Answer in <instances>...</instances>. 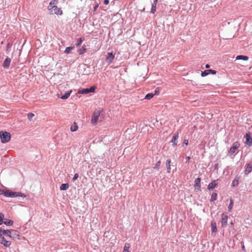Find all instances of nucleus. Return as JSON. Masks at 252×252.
<instances>
[{
	"label": "nucleus",
	"instance_id": "nucleus-13",
	"mask_svg": "<svg viewBox=\"0 0 252 252\" xmlns=\"http://www.w3.org/2000/svg\"><path fill=\"white\" fill-rule=\"evenodd\" d=\"M216 72L217 71L215 70L207 69L202 71L201 75L202 77H205L209 74H216Z\"/></svg>",
	"mask_w": 252,
	"mask_h": 252
},
{
	"label": "nucleus",
	"instance_id": "nucleus-33",
	"mask_svg": "<svg viewBox=\"0 0 252 252\" xmlns=\"http://www.w3.org/2000/svg\"><path fill=\"white\" fill-rule=\"evenodd\" d=\"M154 95V94L149 93L146 95L145 96V99H151Z\"/></svg>",
	"mask_w": 252,
	"mask_h": 252
},
{
	"label": "nucleus",
	"instance_id": "nucleus-41",
	"mask_svg": "<svg viewBox=\"0 0 252 252\" xmlns=\"http://www.w3.org/2000/svg\"><path fill=\"white\" fill-rule=\"evenodd\" d=\"M188 144H189V140H188V139H185L184 140V143H183V146H184V145L188 146Z\"/></svg>",
	"mask_w": 252,
	"mask_h": 252
},
{
	"label": "nucleus",
	"instance_id": "nucleus-25",
	"mask_svg": "<svg viewBox=\"0 0 252 252\" xmlns=\"http://www.w3.org/2000/svg\"><path fill=\"white\" fill-rule=\"evenodd\" d=\"M157 3L153 2L152 4V7L151 9V13L154 14L156 11Z\"/></svg>",
	"mask_w": 252,
	"mask_h": 252
},
{
	"label": "nucleus",
	"instance_id": "nucleus-54",
	"mask_svg": "<svg viewBox=\"0 0 252 252\" xmlns=\"http://www.w3.org/2000/svg\"><path fill=\"white\" fill-rule=\"evenodd\" d=\"M230 224H231V225H233V223L232 221H231V222H230Z\"/></svg>",
	"mask_w": 252,
	"mask_h": 252
},
{
	"label": "nucleus",
	"instance_id": "nucleus-7",
	"mask_svg": "<svg viewBox=\"0 0 252 252\" xmlns=\"http://www.w3.org/2000/svg\"><path fill=\"white\" fill-rule=\"evenodd\" d=\"M201 178H197L194 181V188L195 191H201Z\"/></svg>",
	"mask_w": 252,
	"mask_h": 252
},
{
	"label": "nucleus",
	"instance_id": "nucleus-12",
	"mask_svg": "<svg viewBox=\"0 0 252 252\" xmlns=\"http://www.w3.org/2000/svg\"><path fill=\"white\" fill-rule=\"evenodd\" d=\"M246 137V144L247 145L251 146L252 145V137L251 136L250 132H248L246 133L245 135Z\"/></svg>",
	"mask_w": 252,
	"mask_h": 252
},
{
	"label": "nucleus",
	"instance_id": "nucleus-26",
	"mask_svg": "<svg viewBox=\"0 0 252 252\" xmlns=\"http://www.w3.org/2000/svg\"><path fill=\"white\" fill-rule=\"evenodd\" d=\"M233 200L232 199H230V203L228 207V211L231 212L233 208Z\"/></svg>",
	"mask_w": 252,
	"mask_h": 252
},
{
	"label": "nucleus",
	"instance_id": "nucleus-16",
	"mask_svg": "<svg viewBox=\"0 0 252 252\" xmlns=\"http://www.w3.org/2000/svg\"><path fill=\"white\" fill-rule=\"evenodd\" d=\"M18 196H20V197H22L24 198V197H26V195L25 194H24L21 192H13L11 197L14 198V197H16Z\"/></svg>",
	"mask_w": 252,
	"mask_h": 252
},
{
	"label": "nucleus",
	"instance_id": "nucleus-37",
	"mask_svg": "<svg viewBox=\"0 0 252 252\" xmlns=\"http://www.w3.org/2000/svg\"><path fill=\"white\" fill-rule=\"evenodd\" d=\"M34 116V114L32 113H30L28 114V118L30 121H31Z\"/></svg>",
	"mask_w": 252,
	"mask_h": 252
},
{
	"label": "nucleus",
	"instance_id": "nucleus-4",
	"mask_svg": "<svg viewBox=\"0 0 252 252\" xmlns=\"http://www.w3.org/2000/svg\"><path fill=\"white\" fill-rule=\"evenodd\" d=\"M240 147V144L238 142H235L233 143L232 146L230 148L228 151V154L230 156L232 155L236 151V150Z\"/></svg>",
	"mask_w": 252,
	"mask_h": 252
},
{
	"label": "nucleus",
	"instance_id": "nucleus-15",
	"mask_svg": "<svg viewBox=\"0 0 252 252\" xmlns=\"http://www.w3.org/2000/svg\"><path fill=\"white\" fill-rule=\"evenodd\" d=\"M217 186L216 181L214 180L208 185V189L209 190H213Z\"/></svg>",
	"mask_w": 252,
	"mask_h": 252
},
{
	"label": "nucleus",
	"instance_id": "nucleus-31",
	"mask_svg": "<svg viewBox=\"0 0 252 252\" xmlns=\"http://www.w3.org/2000/svg\"><path fill=\"white\" fill-rule=\"evenodd\" d=\"M73 49H74L73 47H66L65 48V51H64V53L67 54H69L72 51V50Z\"/></svg>",
	"mask_w": 252,
	"mask_h": 252
},
{
	"label": "nucleus",
	"instance_id": "nucleus-21",
	"mask_svg": "<svg viewBox=\"0 0 252 252\" xmlns=\"http://www.w3.org/2000/svg\"><path fill=\"white\" fill-rule=\"evenodd\" d=\"M236 59L237 60H242L244 61H247L249 59V57L244 55H238L236 57Z\"/></svg>",
	"mask_w": 252,
	"mask_h": 252
},
{
	"label": "nucleus",
	"instance_id": "nucleus-46",
	"mask_svg": "<svg viewBox=\"0 0 252 252\" xmlns=\"http://www.w3.org/2000/svg\"><path fill=\"white\" fill-rule=\"evenodd\" d=\"M109 3V0H104V3L105 4H108Z\"/></svg>",
	"mask_w": 252,
	"mask_h": 252
},
{
	"label": "nucleus",
	"instance_id": "nucleus-30",
	"mask_svg": "<svg viewBox=\"0 0 252 252\" xmlns=\"http://www.w3.org/2000/svg\"><path fill=\"white\" fill-rule=\"evenodd\" d=\"M10 230L11 229H9V230H3V231H2V235H4L6 236H8L9 237H10Z\"/></svg>",
	"mask_w": 252,
	"mask_h": 252
},
{
	"label": "nucleus",
	"instance_id": "nucleus-3",
	"mask_svg": "<svg viewBox=\"0 0 252 252\" xmlns=\"http://www.w3.org/2000/svg\"><path fill=\"white\" fill-rule=\"evenodd\" d=\"M101 110H98L94 112L93 117L91 120V123L93 125H95L97 123L99 117L100 115Z\"/></svg>",
	"mask_w": 252,
	"mask_h": 252
},
{
	"label": "nucleus",
	"instance_id": "nucleus-53",
	"mask_svg": "<svg viewBox=\"0 0 252 252\" xmlns=\"http://www.w3.org/2000/svg\"><path fill=\"white\" fill-rule=\"evenodd\" d=\"M145 11V8H143L142 10H141V11L143 12V11Z\"/></svg>",
	"mask_w": 252,
	"mask_h": 252
},
{
	"label": "nucleus",
	"instance_id": "nucleus-6",
	"mask_svg": "<svg viewBox=\"0 0 252 252\" xmlns=\"http://www.w3.org/2000/svg\"><path fill=\"white\" fill-rule=\"evenodd\" d=\"M0 242L5 247H9L11 245V242L7 240L3 236L0 235Z\"/></svg>",
	"mask_w": 252,
	"mask_h": 252
},
{
	"label": "nucleus",
	"instance_id": "nucleus-40",
	"mask_svg": "<svg viewBox=\"0 0 252 252\" xmlns=\"http://www.w3.org/2000/svg\"><path fill=\"white\" fill-rule=\"evenodd\" d=\"M159 88L158 87L155 90V94H154L155 95H158L159 93Z\"/></svg>",
	"mask_w": 252,
	"mask_h": 252
},
{
	"label": "nucleus",
	"instance_id": "nucleus-23",
	"mask_svg": "<svg viewBox=\"0 0 252 252\" xmlns=\"http://www.w3.org/2000/svg\"><path fill=\"white\" fill-rule=\"evenodd\" d=\"M218 196L217 193L215 191L214 192L211 197L210 201L211 202H214L215 200H217Z\"/></svg>",
	"mask_w": 252,
	"mask_h": 252
},
{
	"label": "nucleus",
	"instance_id": "nucleus-24",
	"mask_svg": "<svg viewBox=\"0 0 252 252\" xmlns=\"http://www.w3.org/2000/svg\"><path fill=\"white\" fill-rule=\"evenodd\" d=\"M211 229L212 233H216L217 231V227L216 222L213 221L211 222Z\"/></svg>",
	"mask_w": 252,
	"mask_h": 252
},
{
	"label": "nucleus",
	"instance_id": "nucleus-52",
	"mask_svg": "<svg viewBox=\"0 0 252 252\" xmlns=\"http://www.w3.org/2000/svg\"><path fill=\"white\" fill-rule=\"evenodd\" d=\"M9 46H10V44L9 43H8L7 46H6V48H7V50H8V48L9 47Z\"/></svg>",
	"mask_w": 252,
	"mask_h": 252
},
{
	"label": "nucleus",
	"instance_id": "nucleus-35",
	"mask_svg": "<svg viewBox=\"0 0 252 252\" xmlns=\"http://www.w3.org/2000/svg\"><path fill=\"white\" fill-rule=\"evenodd\" d=\"M96 87L95 86H93L91 87L90 88H88V92L90 93H94Z\"/></svg>",
	"mask_w": 252,
	"mask_h": 252
},
{
	"label": "nucleus",
	"instance_id": "nucleus-14",
	"mask_svg": "<svg viewBox=\"0 0 252 252\" xmlns=\"http://www.w3.org/2000/svg\"><path fill=\"white\" fill-rule=\"evenodd\" d=\"M11 59L9 57H7L5 60H4L3 63V67L4 68H8L10 66V64L11 63Z\"/></svg>",
	"mask_w": 252,
	"mask_h": 252
},
{
	"label": "nucleus",
	"instance_id": "nucleus-27",
	"mask_svg": "<svg viewBox=\"0 0 252 252\" xmlns=\"http://www.w3.org/2000/svg\"><path fill=\"white\" fill-rule=\"evenodd\" d=\"M79 94H89L88 88L81 89L78 92Z\"/></svg>",
	"mask_w": 252,
	"mask_h": 252
},
{
	"label": "nucleus",
	"instance_id": "nucleus-48",
	"mask_svg": "<svg viewBox=\"0 0 252 252\" xmlns=\"http://www.w3.org/2000/svg\"><path fill=\"white\" fill-rule=\"evenodd\" d=\"M2 231H3V230L2 229V228L0 227V235L1 236H2Z\"/></svg>",
	"mask_w": 252,
	"mask_h": 252
},
{
	"label": "nucleus",
	"instance_id": "nucleus-18",
	"mask_svg": "<svg viewBox=\"0 0 252 252\" xmlns=\"http://www.w3.org/2000/svg\"><path fill=\"white\" fill-rule=\"evenodd\" d=\"M13 191H11V190L7 189L5 190H4L3 195L5 197H11L13 194Z\"/></svg>",
	"mask_w": 252,
	"mask_h": 252
},
{
	"label": "nucleus",
	"instance_id": "nucleus-10",
	"mask_svg": "<svg viewBox=\"0 0 252 252\" xmlns=\"http://www.w3.org/2000/svg\"><path fill=\"white\" fill-rule=\"evenodd\" d=\"M252 171V161H250L249 163L246 164L245 166V169L244 173L246 175L249 174Z\"/></svg>",
	"mask_w": 252,
	"mask_h": 252
},
{
	"label": "nucleus",
	"instance_id": "nucleus-49",
	"mask_svg": "<svg viewBox=\"0 0 252 252\" xmlns=\"http://www.w3.org/2000/svg\"><path fill=\"white\" fill-rule=\"evenodd\" d=\"M242 250H243L244 252H245V251H246L245 248V246H244V245H242Z\"/></svg>",
	"mask_w": 252,
	"mask_h": 252
},
{
	"label": "nucleus",
	"instance_id": "nucleus-5",
	"mask_svg": "<svg viewBox=\"0 0 252 252\" xmlns=\"http://www.w3.org/2000/svg\"><path fill=\"white\" fill-rule=\"evenodd\" d=\"M221 226L225 227L227 224L228 216L226 213H223L221 215Z\"/></svg>",
	"mask_w": 252,
	"mask_h": 252
},
{
	"label": "nucleus",
	"instance_id": "nucleus-17",
	"mask_svg": "<svg viewBox=\"0 0 252 252\" xmlns=\"http://www.w3.org/2000/svg\"><path fill=\"white\" fill-rule=\"evenodd\" d=\"M54 11V13L56 14L62 15L63 14V11L61 8L58 7L56 5L54 6L52 11Z\"/></svg>",
	"mask_w": 252,
	"mask_h": 252
},
{
	"label": "nucleus",
	"instance_id": "nucleus-44",
	"mask_svg": "<svg viewBox=\"0 0 252 252\" xmlns=\"http://www.w3.org/2000/svg\"><path fill=\"white\" fill-rule=\"evenodd\" d=\"M4 190L1 189H0V195H2L4 194Z\"/></svg>",
	"mask_w": 252,
	"mask_h": 252
},
{
	"label": "nucleus",
	"instance_id": "nucleus-29",
	"mask_svg": "<svg viewBox=\"0 0 252 252\" xmlns=\"http://www.w3.org/2000/svg\"><path fill=\"white\" fill-rule=\"evenodd\" d=\"M78 127L76 123H74V125H72L70 127V130L71 131H75L77 130Z\"/></svg>",
	"mask_w": 252,
	"mask_h": 252
},
{
	"label": "nucleus",
	"instance_id": "nucleus-9",
	"mask_svg": "<svg viewBox=\"0 0 252 252\" xmlns=\"http://www.w3.org/2000/svg\"><path fill=\"white\" fill-rule=\"evenodd\" d=\"M19 232L14 229H11L10 238L13 240L19 239Z\"/></svg>",
	"mask_w": 252,
	"mask_h": 252
},
{
	"label": "nucleus",
	"instance_id": "nucleus-2",
	"mask_svg": "<svg viewBox=\"0 0 252 252\" xmlns=\"http://www.w3.org/2000/svg\"><path fill=\"white\" fill-rule=\"evenodd\" d=\"M4 223L7 226H11L13 224V221L4 218V215L2 213H0V225Z\"/></svg>",
	"mask_w": 252,
	"mask_h": 252
},
{
	"label": "nucleus",
	"instance_id": "nucleus-19",
	"mask_svg": "<svg viewBox=\"0 0 252 252\" xmlns=\"http://www.w3.org/2000/svg\"><path fill=\"white\" fill-rule=\"evenodd\" d=\"M87 49L85 45H83L81 49H79L78 50V53L79 55H83L84 53L86 52Z\"/></svg>",
	"mask_w": 252,
	"mask_h": 252
},
{
	"label": "nucleus",
	"instance_id": "nucleus-45",
	"mask_svg": "<svg viewBox=\"0 0 252 252\" xmlns=\"http://www.w3.org/2000/svg\"><path fill=\"white\" fill-rule=\"evenodd\" d=\"M186 162H189V160H190V157H187L186 158Z\"/></svg>",
	"mask_w": 252,
	"mask_h": 252
},
{
	"label": "nucleus",
	"instance_id": "nucleus-22",
	"mask_svg": "<svg viewBox=\"0 0 252 252\" xmlns=\"http://www.w3.org/2000/svg\"><path fill=\"white\" fill-rule=\"evenodd\" d=\"M69 188V184L67 183L63 184L60 186V189L61 190H66Z\"/></svg>",
	"mask_w": 252,
	"mask_h": 252
},
{
	"label": "nucleus",
	"instance_id": "nucleus-47",
	"mask_svg": "<svg viewBox=\"0 0 252 252\" xmlns=\"http://www.w3.org/2000/svg\"><path fill=\"white\" fill-rule=\"evenodd\" d=\"M98 7V4L95 5V6H94V10L96 11Z\"/></svg>",
	"mask_w": 252,
	"mask_h": 252
},
{
	"label": "nucleus",
	"instance_id": "nucleus-38",
	"mask_svg": "<svg viewBox=\"0 0 252 252\" xmlns=\"http://www.w3.org/2000/svg\"><path fill=\"white\" fill-rule=\"evenodd\" d=\"M58 2V0H52L50 2V4H52L53 5H56Z\"/></svg>",
	"mask_w": 252,
	"mask_h": 252
},
{
	"label": "nucleus",
	"instance_id": "nucleus-28",
	"mask_svg": "<svg viewBox=\"0 0 252 252\" xmlns=\"http://www.w3.org/2000/svg\"><path fill=\"white\" fill-rule=\"evenodd\" d=\"M71 93V91L66 93L64 95H63L62 96H61L60 98L62 99H66L70 96Z\"/></svg>",
	"mask_w": 252,
	"mask_h": 252
},
{
	"label": "nucleus",
	"instance_id": "nucleus-20",
	"mask_svg": "<svg viewBox=\"0 0 252 252\" xmlns=\"http://www.w3.org/2000/svg\"><path fill=\"white\" fill-rule=\"evenodd\" d=\"M171 160L170 159H167L166 161V166L167 168V172L168 173H170L171 171Z\"/></svg>",
	"mask_w": 252,
	"mask_h": 252
},
{
	"label": "nucleus",
	"instance_id": "nucleus-1",
	"mask_svg": "<svg viewBox=\"0 0 252 252\" xmlns=\"http://www.w3.org/2000/svg\"><path fill=\"white\" fill-rule=\"evenodd\" d=\"M0 137L2 143H6L10 140L11 134L7 131H0Z\"/></svg>",
	"mask_w": 252,
	"mask_h": 252
},
{
	"label": "nucleus",
	"instance_id": "nucleus-51",
	"mask_svg": "<svg viewBox=\"0 0 252 252\" xmlns=\"http://www.w3.org/2000/svg\"><path fill=\"white\" fill-rule=\"evenodd\" d=\"M158 0H153V2H155V3H158Z\"/></svg>",
	"mask_w": 252,
	"mask_h": 252
},
{
	"label": "nucleus",
	"instance_id": "nucleus-34",
	"mask_svg": "<svg viewBox=\"0 0 252 252\" xmlns=\"http://www.w3.org/2000/svg\"><path fill=\"white\" fill-rule=\"evenodd\" d=\"M239 184V181L238 179L235 178L232 182V186L233 187H236Z\"/></svg>",
	"mask_w": 252,
	"mask_h": 252
},
{
	"label": "nucleus",
	"instance_id": "nucleus-42",
	"mask_svg": "<svg viewBox=\"0 0 252 252\" xmlns=\"http://www.w3.org/2000/svg\"><path fill=\"white\" fill-rule=\"evenodd\" d=\"M78 176H79L78 174V173H75V174H74V177H73V178H72V180H73V181H75L76 180H77V178H78Z\"/></svg>",
	"mask_w": 252,
	"mask_h": 252
},
{
	"label": "nucleus",
	"instance_id": "nucleus-11",
	"mask_svg": "<svg viewBox=\"0 0 252 252\" xmlns=\"http://www.w3.org/2000/svg\"><path fill=\"white\" fill-rule=\"evenodd\" d=\"M114 58L115 54H113L112 52L108 53L106 58V62L109 64L112 63Z\"/></svg>",
	"mask_w": 252,
	"mask_h": 252
},
{
	"label": "nucleus",
	"instance_id": "nucleus-43",
	"mask_svg": "<svg viewBox=\"0 0 252 252\" xmlns=\"http://www.w3.org/2000/svg\"><path fill=\"white\" fill-rule=\"evenodd\" d=\"M54 5L50 4V3L49 6H48V9L52 12V10L54 8Z\"/></svg>",
	"mask_w": 252,
	"mask_h": 252
},
{
	"label": "nucleus",
	"instance_id": "nucleus-32",
	"mask_svg": "<svg viewBox=\"0 0 252 252\" xmlns=\"http://www.w3.org/2000/svg\"><path fill=\"white\" fill-rule=\"evenodd\" d=\"M130 248V245L129 244H126L124 248V250L123 252H129V249Z\"/></svg>",
	"mask_w": 252,
	"mask_h": 252
},
{
	"label": "nucleus",
	"instance_id": "nucleus-50",
	"mask_svg": "<svg viewBox=\"0 0 252 252\" xmlns=\"http://www.w3.org/2000/svg\"><path fill=\"white\" fill-rule=\"evenodd\" d=\"M205 67L206 68H208L210 67V65L209 64H206V65H205Z\"/></svg>",
	"mask_w": 252,
	"mask_h": 252
},
{
	"label": "nucleus",
	"instance_id": "nucleus-36",
	"mask_svg": "<svg viewBox=\"0 0 252 252\" xmlns=\"http://www.w3.org/2000/svg\"><path fill=\"white\" fill-rule=\"evenodd\" d=\"M84 40V38H80L77 40V43L75 44V45L76 47L79 46L82 43L83 41Z\"/></svg>",
	"mask_w": 252,
	"mask_h": 252
},
{
	"label": "nucleus",
	"instance_id": "nucleus-39",
	"mask_svg": "<svg viewBox=\"0 0 252 252\" xmlns=\"http://www.w3.org/2000/svg\"><path fill=\"white\" fill-rule=\"evenodd\" d=\"M160 163H161L160 161H158V162L156 163V165H155V167H154V169H158V167H159V166H160Z\"/></svg>",
	"mask_w": 252,
	"mask_h": 252
},
{
	"label": "nucleus",
	"instance_id": "nucleus-8",
	"mask_svg": "<svg viewBox=\"0 0 252 252\" xmlns=\"http://www.w3.org/2000/svg\"><path fill=\"white\" fill-rule=\"evenodd\" d=\"M179 138V133L178 132H175L171 140V142L172 143V146L175 147L177 145L178 139Z\"/></svg>",
	"mask_w": 252,
	"mask_h": 252
}]
</instances>
